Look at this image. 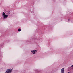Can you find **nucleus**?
Segmentation results:
<instances>
[{"label": "nucleus", "instance_id": "nucleus-1", "mask_svg": "<svg viewBox=\"0 0 73 73\" xmlns=\"http://www.w3.org/2000/svg\"><path fill=\"white\" fill-rule=\"evenodd\" d=\"M8 15H7L5 14L4 12H3L2 13V17L3 19H5L8 17Z\"/></svg>", "mask_w": 73, "mask_h": 73}, {"label": "nucleus", "instance_id": "nucleus-2", "mask_svg": "<svg viewBox=\"0 0 73 73\" xmlns=\"http://www.w3.org/2000/svg\"><path fill=\"white\" fill-rule=\"evenodd\" d=\"M12 72V69H7L5 72V73H11Z\"/></svg>", "mask_w": 73, "mask_h": 73}, {"label": "nucleus", "instance_id": "nucleus-3", "mask_svg": "<svg viewBox=\"0 0 73 73\" xmlns=\"http://www.w3.org/2000/svg\"><path fill=\"white\" fill-rule=\"evenodd\" d=\"M31 52L33 54H35L36 53V52H37V50H32Z\"/></svg>", "mask_w": 73, "mask_h": 73}, {"label": "nucleus", "instance_id": "nucleus-4", "mask_svg": "<svg viewBox=\"0 0 73 73\" xmlns=\"http://www.w3.org/2000/svg\"><path fill=\"white\" fill-rule=\"evenodd\" d=\"M61 73H65L64 72V68H62L61 70Z\"/></svg>", "mask_w": 73, "mask_h": 73}, {"label": "nucleus", "instance_id": "nucleus-5", "mask_svg": "<svg viewBox=\"0 0 73 73\" xmlns=\"http://www.w3.org/2000/svg\"><path fill=\"white\" fill-rule=\"evenodd\" d=\"M20 31H21V29L19 28L18 29V31L20 32Z\"/></svg>", "mask_w": 73, "mask_h": 73}, {"label": "nucleus", "instance_id": "nucleus-6", "mask_svg": "<svg viewBox=\"0 0 73 73\" xmlns=\"http://www.w3.org/2000/svg\"><path fill=\"white\" fill-rule=\"evenodd\" d=\"M71 67H73V65L71 66Z\"/></svg>", "mask_w": 73, "mask_h": 73}, {"label": "nucleus", "instance_id": "nucleus-7", "mask_svg": "<svg viewBox=\"0 0 73 73\" xmlns=\"http://www.w3.org/2000/svg\"><path fill=\"white\" fill-rule=\"evenodd\" d=\"M68 73H70L69 72H68Z\"/></svg>", "mask_w": 73, "mask_h": 73}, {"label": "nucleus", "instance_id": "nucleus-8", "mask_svg": "<svg viewBox=\"0 0 73 73\" xmlns=\"http://www.w3.org/2000/svg\"><path fill=\"white\" fill-rule=\"evenodd\" d=\"M68 21H69V19H68Z\"/></svg>", "mask_w": 73, "mask_h": 73}]
</instances>
